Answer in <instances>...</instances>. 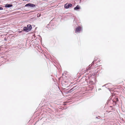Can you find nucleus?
I'll return each instance as SVG.
<instances>
[{
  "instance_id": "nucleus-1",
  "label": "nucleus",
  "mask_w": 125,
  "mask_h": 125,
  "mask_svg": "<svg viewBox=\"0 0 125 125\" xmlns=\"http://www.w3.org/2000/svg\"><path fill=\"white\" fill-rule=\"evenodd\" d=\"M32 28V27L31 25H28L27 27H24L23 28V30L25 31L28 32L30 31Z\"/></svg>"
},
{
  "instance_id": "nucleus-2",
  "label": "nucleus",
  "mask_w": 125,
  "mask_h": 125,
  "mask_svg": "<svg viewBox=\"0 0 125 125\" xmlns=\"http://www.w3.org/2000/svg\"><path fill=\"white\" fill-rule=\"evenodd\" d=\"M96 60H94L92 63L91 66L94 68H95L96 67H98V65L99 64H97L95 63V62Z\"/></svg>"
},
{
  "instance_id": "nucleus-3",
  "label": "nucleus",
  "mask_w": 125,
  "mask_h": 125,
  "mask_svg": "<svg viewBox=\"0 0 125 125\" xmlns=\"http://www.w3.org/2000/svg\"><path fill=\"white\" fill-rule=\"evenodd\" d=\"M82 29V28L80 26H78L77 28L76 29L75 31V32H79Z\"/></svg>"
},
{
  "instance_id": "nucleus-4",
  "label": "nucleus",
  "mask_w": 125,
  "mask_h": 125,
  "mask_svg": "<svg viewBox=\"0 0 125 125\" xmlns=\"http://www.w3.org/2000/svg\"><path fill=\"white\" fill-rule=\"evenodd\" d=\"M35 6V5L33 4L29 3L27 4L25 6V7L30 6L31 7H34Z\"/></svg>"
},
{
  "instance_id": "nucleus-5",
  "label": "nucleus",
  "mask_w": 125,
  "mask_h": 125,
  "mask_svg": "<svg viewBox=\"0 0 125 125\" xmlns=\"http://www.w3.org/2000/svg\"><path fill=\"white\" fill-rule=\"evenodd\" d=\"M72 6V5L71 4H66L65 5L64 7L66 9L69 8Z\"/></svg>"
},
{
  "instance_id": "nucleus-6",
  "label": "nucleus",
  "mask_w": 125,
  "mask_h": 125,
  "mask_svg": "<svg viewBox=\"0 0 125 125\" xmlns=\"http://www.w3.org/2000/svg\"><path fill=\"white\" fill-rule=\"evenodd\" d=\"M12 4H6L5 7H12Z\"/></svg>"
},
{
  "instance_id": "nucleus-7",
  "label": "nucleus",
  "mask_w": 125,
  "mask_h": 125,
  "mask_svg": "<svg viewBox=\"0 0 125 125\" xmlns=\"http://www.w3.org/2000/svg\"><path fill=\"white\" fill-rule=\"evenodd\" d=\"M80 8L79 7V6L77 5L74 8V10H77L79 9Z\"/></svg>"
},
{
  "instance_id": "nucleus-8",
  "label": "nucleus",
  "mask_w": 125,
  "mask_h": 125,
  "mask_svg": "<svg viewBox=\"0 0 125 125\" xmlns=\"http://www.w3.org/2000/svg\"><path fill=\"white\" fill-rule=\"evenodd\" d=\"M41 14H40L38 13V14L37 17H40L41 16Z\"/></svg>"
},
{
  "instance_id": "nucleus-9",
  "label": "nucleus",
  "mask_w": 125,
  "mask_h": 125,
  "mask_svg": "<svg viewBox=\"0 0 125 125\" xmlns=\"http://www.w3.org/2000/svg\"><path fill=\"white\" fill-rule=\"evenodd\" d=\"M116 102H117L118 101V98H116Z\"/></svg>"
},
{
  "instance_id": "nucleus-10",
  "label": "nucleus",
  "mask_w": 125,
  "mask_h": 125,
  "mask_svg": "<svg viewBox=\"0 0 125 125\" xmlns=\"http://www.w3.org/2000/svg\"><path fill=\"white\" fill-rule=\"evenodd\" d=\"M3 9V8H2V7H0V10H2Z\"/></svg>"
},
{
  "instance_id": "nucleus-11",
  "label": "nucleus",
  "mask_w": 125,
  "mask_h": 125,
  "mask_svg": "<svg viewBox=\"0 0 125 125\" xmlns=\"http://www.w3.org/2000/svg\"><path fill=\"white\" fill-rule=\"evenodd\" d=\"M86 70H85L84 72V73H83V74H84V73H86Z\"/></svg>"
},
{
  "instance_id": "nucleus-12",
  "label": "nucleus",
  "mask_w": 125,
  "mask_h": 125,
  "mask_svg": "<svg viewBox=\"0 0 125 125\" xmlns=\"http://www.w3.org/2000/svg\"><path fill=\"white\" fill-rule=\"evenodd\" d=\"M72 89L70 90V91H69V92H71V90H72Z\"/></svg>"
},
{
  "instance_id": "nucleus-13",
  "label": "nucleus",
  "mask_w": 125,
  "mask_h": 125,
  "mask_svg": "<svg viewBox=\"0 0 125 125\" xmlns=\"http://www.w3.org/2000/svg\"><path fill=\"white\" fill-rule=\"evenodd\" d=\"M87 71H88V70H89V68H88V69H87Z\"/></svg>"
},
{
  "instance_id": "nucleus-14",
  "label": "nucleus",
  "mask_w": 125,
  "mask_h": 125,
  "mask_svg": "<svg viewBox=\"0 0 125 125\" xmlns=\"http://www.w3.org/2000/svg\"><path fill=\"white\" fill-rule=\"evenodd\" d=\"M26 0V1H27V0Z\"/></svg>"
}]
</instances>
